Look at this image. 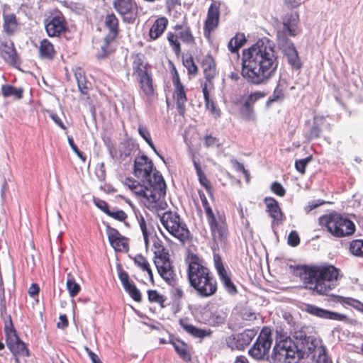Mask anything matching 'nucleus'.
<instances>
[{"label":"nucleus","mask_w":363,"mask_h":363,"mask_svg":"<svg viewBox=\"0 0 363 363\" xmlns=\"http://www.w3.org/2000/svg\"><path fill=\"white\" fill-rule=\"evenodd\" d=\"M67 140H68V143H69V146L71 147V148L72 149V150L75 152V154L83 161V162H85L86 161V156L84 155V154L81 152L79 148L77 147V146L76 145V144L74 143V140H73V138L72 136H68L67 137Z\"/></svg>","instance_id":"0e129e2a"},{"label":"nucleus","mask_w":363,"mask_h":363,"mask_svg":"<svg viewBox=\"0 0 363 363\" xmlns=\"http://www.w3.org/2000/svg\"><path fill=\"white\" fill-rule=\"evenodd\" d=\"M107 216L111 217L112 218L123 222L128 218V215L123 210H116V211H109Z\"/></svg>","instance_id":"13d9d810"},{"label":"nucleus","mask_w":363,"mask_h":363,"mask_svg":"<svg viewBox=\"0 0 363 363\" xmlns=\"http://www.w3.org/2000/svg\"><path fill=\"white\" fill-rule=\"evenodd\" d=\"M319 224L336 238L350 236L355 232V225L347 217L333 212L323 215L319 218Z\"/></svg>","instance_id":"423d86ee"},{"label":"nucleus","mask_w":363,"mask_h":363,"mask_svg":"<svg viewBox=\"0 0 363 363\" xmlns=\"http://www.w3.org/2000/svg\"><path fill=\"white\" fill-rule=\"evenodd\" d=\"M316 363H333L332 360L326 354L325 347H321L318 349V354L316 359Z\"/></svg>","instance_id":"052dcab7"},{"label":"nucleus","mask_w":363,"mask_h":363,"mask_svg":"<svg viewBox=\"0 0 363 363\" xmlns=\"http://www.w3.org/2000/svg\"><path fill=\"white\" fill-rule=\"evenodd\" d=\"M287 243L291 247H296L300 244V237L296 230H292L288 235Z\"/></svg>","instance_id":"680f3d73"},{"label":"nucleus","mask_w":363,"mask_h":363,"mask_svg":"<svg viewBox=\"0 0 363 363\" xmlns=\"http://www.w3.org/2000/svg\"><path fill=\"white\" fill-rule=\"evenodd\" d=\"M94 203L101 211H103L106 215L108 213L110 209L108 203L104 200L100 199H94Z\"/></svg>","instance_id":"338daca9"},{"label":"nucleus","mask_w":363,"mask_h":363,"mask_svg":"<svg viewBox=\"0 0 363 363\" xmlns=\"http://www.w3.org/2000/svg\"><path fill=\"white\" fill-rule=\"evenodd\" d=\"M4 329L7 347L14 356L16 362L19 363V358L28 357L30 352L26 344L18 337L11 315H9V321L5 322Z\"/></svg>","instance_id":"6e6552de"},{"label":"nucleus","mask_w":363,"mask_h":363,"mask_svg":"<svg viewBox=\"0 0 363 363\" xmlns=\"http://www.w3.org/2000/svg\"><path fill=\"white\" fill-rule=\"evenodd\" d=\"M239 112L241 117L245 121H250L255 119L254 107H251L250 106H247L245 104H243L242 106L240 108Z\"/></svg>","instance_id":"3c124183"},{"label":"nucleus","mask_w":363,"mask_h":363,"mask_svg":"<svg viewBox=\"0 0 363 363\" xmlns=\"http://www.w3.org/2000/svg\"><path fill=\"white\" fill-rule=\"evenodd\" d=\"M278 63V57L271 41L260 39L242 50L241 75L250 84H265L274 76Z\"/></svg>","instance_id":"f257e3e1"},{"label":"nucleus","mask_w":363,"mask_h":363,"mask_svg":"<svg viewBox=\"0 0 363 363\" xmlns=\"http://www.w3.org/2000/svg\"><path fill=\"white\" fill-rule=\"evenodd\" d=\"M133 76L135 79L152 73L150 65L145 61L143 54L138 52L131 55Z\"/></svg>","instance_id":"393cba45"},{"label":"nucleus","mask_w":363,"mask_h":363,"mask_svg":"<svg viewBox=\"0 0 363 363\" xmlns=\"http://www.w3.org/2000/svg\"><path fill=\"white\" fill-rule=\"evenodd\" d=\"M147 300L151 304H157L161 308H164L167 306L166 301L167 297L163 294L160 293L156 289H148L147 291Z\"/></svg>","instance_id":"a19ab883"},{"label":"nucleus","mask_w":363,"mask_h":363,"mask_svg":"<svg viewBox=\"0 0 363 363\" xmlns=\"http://www.w3.org/2000/svg\"><path fill=\"white\" fill-rule=\"evenodd\" d=\"M264 202L266 205V211L273 219V222H277L278 224L281 223L284 216L278 201L274 198L269 196L264 198Z\"/></svg>","instance_id":"c756f323"},{"label":"nucleus","mask_w":363,"mask_h":363,"mask_svg":"<svg viewBox=\"0 0 363 363\" xmlns=\"http://www.w3.org/2000/svg\"><path fill=\"white\" fill-rule=\"evenodd\" d=\"M145 182V186L139 182L132 192L145 199L149 208H156L164 199L166 195L167 185L164 179L159 172H155L153 179Z\"/></svg>","instance_id":"20e7f679"},{"label":"nucleus","mask_w":363,"mask_h":363,"mask_svg":"<svg viewBox=\"0 0 363 363\" xmlns=\"http://www.w3.org/2000/svg\"><path fill=\"white\" fill-rule=\"evenodd\" d=\"M136 81L138 83V86L142 93L148 101H150L154 97L157 96L152 72L137 79Z\"/></svg>","instance_id":"c85d7f7f"},{"label":"nucleus","mask_w":363,"mask_h":363,"mask_svg":"<svg viewBox=\"0 0 363 363\" xmlns=\"http://www.w3.org/2000/svg\"><path fill=\"white\" fill-rule=\"evenodd\" d=\"M169 21L165 16L157 18L149 30V37L155 40L162 36L167 28Z\"/></svg>","instance_id":"72a5a7b5"},{"label":"nucleus","mask_w":363,"mask_h":363,"mask_svg":"<svg viewBox=\"0 0 363 363\" xmlns=\"http://www.w3.org/2000/svg\"><path fill=\"white\" fill-rule=\"evenodd\" d=\"M231 163L233 166V167L238 172H241L245 177V179L247 182H249L250 181V173L248 172V170H247L244 165L239 162L238 160H231Z\"/></svg>","instance_id":"e2e57ef3"},{"label":"nucleus","mask_w":363,"mask_h":363,"mask_svg":"<svg viewBox=\"0 0 363 363\" xmlns=\"http://www.w3.org/2000/svg\"><path fill=\"white\" fill-rule=\"evenodd\" d=\"M152 251L154 254L153 260L169 256V250L164 246L163 242L157 237L153 238Z\"/></svg>","instance_id":"c03bdc74"},{"label":"nucleus","mask_w":363,"mask_h":363,"mask_svg":"<svg viewBox=\"0 0 363 363\" xmlns=\"http://www.w3.org/2000/svg\"><path fill=\"white\" fill-rule=\"evenodd\" d=\"M160 277L169 285L177 281V273L170 255L153 260Z\"/></svg>","instance_id":"f3484780"},{"label":"nucleus","mask_w":363,"mask_h":363,"mask_svg":"<svg viewBox=\"0 0 363 363\" xmlns=\"http://www.w3.org/2000/svg\"><path fill=\"white\" fill-rule=\"evenodd\" d=\"M158 172L154 166V163L145 155H138L134 160L133 174L143 182L150 181L153 179V174Z\"/></svg>","instance_id":"dca6fc26"},{"label":"nucleus","mask_w":363,"mask_h":363,"mask_svg":"<svg viewBox=\"0 0 363 363\" xmlns=\"http://www.w3.org/2000/svg\"><path fill=\"white\" fill-rule=\"evenodd\" d=\"M0 53L9 65L17 67L21 64L20 57L12 40L0 38Z\"/></svg>","instance_id":"4be33fe9"},{"label":"nucleus","mask_w":363,"mask_h":363,"mask_svg":"<svg viewBox=\"0 0 363 363\" xmlns=\"http://www.w3.org/2000/svg\"><path fill=\"white\" fill-rule=\"evenodd\" d=\"M167 40L177 57L182 54V44L187 46L196 45V38L186 16L181 23L172 27V30L167 33Z\"/></svg>","instance_id":"39448f33"},{"label":"nucleus","mask_w":363,"mask_h":363,"mask_svg":"<svg viewBox=\"0 0 363 363\" xmlns=\"http://www.w3.org/2000/svg\"><path fill=\"white\" fill-rule=\"evenodd\" d=\"M306 312L320 318L333 320L337 321H347V316L345 314L330 311L315 305L307 304L305 308Z\"/></svg>","instance_id":"a878e982"},{"label":"nucleus","mask_w":363,"mask_h":363,"mask_svg":"<svg viewBox=\"0 0 363 363\" xmlns=\"http://www.w3.org/2000/svg\"><path fill=\"white\" fill-rule=\"evenodd\" d=\"M208 311L209 315H208L207 321L209 325L212 326H218L226 320L228 317L227 310L220 307V306L212 304L208 306Z\"/></svg>","instance_id":"cd10ccee"},{"label":"nucleus","mask_w":363,"mask_h":363,"mask_svg":"<svg viewBox=\"0 0 363 363\" xmlns=\"http://www.w3.org/2000/svg\"><path fill=\"white\" fill-rule=\"evenodd\" d=\"M202 92L204 97L206 108L215 118H219L220 116V110L216 106L215 102L210 99L208 85L206 83L202 86Z\"/></svg>","instance_id":"79ce46f5"},{"label":"nucleus","mask_w":363,"mask_h":363,"mask_svg":"<svg viewBox=\"0 0 363 363\" xmlns=\"http://www.w3.org/2000/svg\"><path fill=\"white\" fill-rule=\"evenodd\" d=\"M284 29L282 32L277 33V38L279 43L285 41L284 35H289L295 37L298 35V24L299 16L298 12L287 13L282 18Z\"/></svg>","instance_id":"aec40b11"},{"label":"nucleus","mask_w":363,"mask_h":363,"mask_svg":"<svg viewBox=\"0 0 363 363\" xmlns=\"http://www.w3.org/2000/svg\"><path fill=\"white\" fill-rule=\"evenodd\" d=\"M287 84L285 81H279L271 96L266 102V106L269 107L274 102H282L286 97Z\"/></svg>","instance_id":"e433bc0d"},{"label":"nucleus","mask_w":363,"mask_h":363,"mask_svg":"<svg viewBox=\"0 0 363 363\" xmlns=\"http://www.w3.org/2000/svg\"><path fill=\"white\" fill-rule=\"evenodd\" d=\"M103 22L108 33L104 38V45L101 47V52L97 55L98 59H104L113 52L110 44L118 38L120 33L119 20L113 12H109L103 16Z\"/></svg>","instance_id":"1a4fd4ad"},{"label":"nucleus","mask_w":363,"mask_h":363,"mask_svg":"<svg viewBox=\"0 0 363 363\" xmlns=\"http://www.w3.org/2000/svg\"><path fill=\"white\" fill-rule=\"evenodd\" d=\"M199 195L200 199L201 201L202 206L205 210L206 217L208 218V217L214 215L213 210H212L211 207L210 206V204H209L204 193L202 191L199 190Z\"/></svg>","instance_id":"4d7b16f0"},{"label":"nucleus","mask_w":363,"mask_h":363,"mask_svg":"<svg viewBox=\"0 0 363 363\" xmlns=\"http://www.w3.org/2000/svg\"><path fill=\"white\" fill-rule=\"evenodd\" d=\"M312 160V156L310 155L304 159L297 160L295 161V168L301 174L306 172V168L308 164Z\"/></svg>","instance_id":"5fc2aeb1"},{"label":"nucleus","mask_w":363,"mask_h":363,"mask_svg":"<svg viewBox=\"0 0 363 363\" xmlns=\"http://www.w3.org/2000/svg\"><path fill=\"white\" fill-rule=\"evenodd\" d=\"M271 191L276 195L283 197L286 194V189L284 186L278 182H274L271 184Z\"/></svg>","instance_id":"bf43d9fd"},{"label":"nucleus","mask_w":363,"mask_h":363,"mask_svg":"<svg viewBox=\"0 0 363 363\" xmlns=\"http://www.w3.org/2000/svg\"><path fill=\"white\" fill-rule=\"evenodd\" d=\"M171 344L183 361L185 362L191 361V347L189 345L179 339L172 340Z\"/></svg>","instance_id":"f704fd0d"},{"label":"nucleus","mask_w":363,"mask_h":363,"mask_svg":"<svg viewBox=\"0 0 363 363\" xmlns=\"http://www.w3.org/2000/svg\"><path fill=\"white\" fill-rule=\"evenodd\" d=\"M183 65L187 69V73L191 76H196L199 73V68L194 61V58L191 55H189L182 61Z\"/></svg>","instance_id":"8fccbe9b"},{"label":"nucleus","mask_w":363,"mask_h":363,"mask_svg":"<svg viewBox=\"0 0 363 363\" xmlns=\"http://www.w3.org/2000/svg\"><path fill=\"white\" fill-rule=\"evenodd\" d=\"M113 7L125 23L133 24L139 16L135 0H113Z\"/></svg>","instance_id":"2eb2a0df"},{"label":"nucleus","mask_w":363,"mask_h":363,"mask_svg":"<svg viewBox=\"0 0 363 363\" xmlns=\"http://www.w3.org/2000/svg\"><path fill=\"white\" fill-rule=\"evenodd\" d=\"M272 332L269 327L264 326L256 341L249 350V354L257 360L263 359L269 352L272 344Z\"/></svg>","instance_id":"9b49d317"},{"label":"nucleus","mask_w":363,"mask_h":363,"mask_svg":"<svg viewBox=\"0 0 363 363\" xmlns=\"http://www.w3.org/2000/svg\"><path fill=\"white\" fill-rule=\"evenodd\" d=\"M181 327L189 334L194 337L203 338L207 336H211L212 331L211 330H203L193 325L184 323L183 320H180Z\"/></svg>","instance_id":"58836bf2"},{"label":"nucleus","mask_w":363,"mask_h":363,"mask_svg":"<svg viewBox=\"0 0 363 363\" xmlns=\"http://www.w3.org/2000/svg\"><path fill=\"white\" fill-rule=\"evenodd\" d=\"M139 225H140V230L142 231V233H143V240H144V242H145V247L146 249L148 248L149 247V232H148V230H147V223L144 219L143 217H141L139 220Z\"/></svg>","instance_id":"6e6d98bb"},{"label":"nucleus","mask_w":363,"mask_h":363,"mask_svg":"<svg viewBox=\"0 0 363 363\" xmlns=\"http://www.w3.org/2000/svg\"><path fill=\"white\" fill-rule=\"evenodd\" d=\"M247 39L244 33H237L232 38L228 44V50L232 53L238 52L239 50L246 43Z\"/></svg>","instance_id":"37998d69"},{"label":"nucleus","mask_w":363,"mask_h":363,"mask_svg":"<svg viewBox=\"0 0 363 363\" xmlns=\"http://www.w3.org/2000/svg\"><path fill=\"white\" fill-rule=\"evenodd\" d=\"M134 264L139 267L141 270L143 272H146L148 274L149 279L150 282L153 284H154V278H153V272L151 269L150 264L147 260V259L139 254L136 255L133 258Z\"/></svg>","instance_id":"ea45409f"},{"label":"nucleus","mask_w":363,"mask_h":363,"mask_svg":"<svg viewBox=\"0 0 363 363\" xmlns=\"http://www.w3.org/2000/svg\"><path fill=\"white\" fill-rule=\"evenodd\" d=\"M3 32L9 37L14 35L20 28V21L16 14L11 12L9 7L4 8L2 12Z\"/></svg>","instance_id":"b1692460"},{"label":"nucleus","mask_w":363,"mask_h":363,"mask_svg":"<svg viewBox=\"0 0 363 363\" xmlns=\"http://www.w3.org/2000/svg\"><path fill=\"white\" fill-rule=\"evenodd\" d=\"M171 73L172 75V83L174 86L173 98L176 101L177 111L182 116H184L186 113V104L187 96L185 86L182 84L178 71L174 64L169 61Z\"/></svg>","instance_id":"4468645a"},{"label":"nucleus","mask_w":363,"mask_h":363,"mask_svg":"<svg viewBox=\"0 0 363 363\" xmlns=\"http://www.w3.org/2000/svg\"><path fill=\"white\" fill-rule=\"evenodd\" d=\"M57 55L54 45L47 38L40 40L38 47V56L43 60L52 61Z\"/></svg>","instance_id":"2f4dec72"},{"label":"nucleus","mask_w":363,"mask_h":363,"mask_svg":"<svg viewBox=\"0 0 363 363\" xmlns=\"http://www.w3.org/2000/svg\"><path fill=\"white\" fill-rule=\"evenodd\" d=\"M190 157L194 164V167L198 176L199 183L206 189L208 193L211 194L212 187L211 182L206 176L205 172L202 170L201 163L196 159V153L191 151L190 153Z\"/></svg>","instance_id":"473e14b6"},{"label":"nucleus","mask_w":363,"mask_h":363,"mask_svg":"<svg viewBox=\"0 0 363 363\" xmlns=\"http://www.w3.org/2000/svg\"><path fill=\"white\" fill-rule=\"evenodd\" d=\"M298 347L291 338H285L277 341L273 348L272 358L279 362L291 363L298 354Z\"/></svg>","instance_id":"f8f14e48"},{"label":"nucleus","mask_w":363,"mask_h":363,"mask_svg":"<svg viewBox=\"0 0 363 363\" xmlns=\"http://www.w3.org/2000/svg\"><path fill=\"white\" fill-rule=\"evenodd\" d=\"M44 26L50 38H60L69 31L67 19L59 10H53L49 13L44 20Z\"/></svg>","instance_id":"9d476101"},{"label":"nucleus","mask_w":363,"mask_h":363,"mask_svg":"<svg viewBox=\"0 0 363 363\" xmlns=\"http://www.w3.org/2000/svg\"><path fill=\"white\" fill-rule=\"evenodd\" d=\"M332 297L335 302L340 303L342 304H346L350 306L353 305V302L354 300V298L351 297H344L338 295H333Z\"/></svg>","instance_id":"69168bd1"},{"label":"nucleus","mask_w":363,"mask_h":363,"mask_svg":"<svg viewBox=\"0 0 363 363\" xmlns=\"http://www.w3.org/2000/svg\"><path fill=\"white\" fill-rule=\"evenodd\" d=\"M220 7V3L219 1H213L208 9L206 19L203 26V34L207 38H211L212 32L219 25Z\"/></svg>","instance_id":"6ab92c4d"},{"label":"nucleus","mask_w":363,"mask_h":363,"mask_svg":"<svg viewBox=\"0 0 363 363\" xmlns=\"http://www.w3.org/2000/svg\"><path fill=\"white\" fill-rule=\"evenodd\" d=\"M74 76L77 82L79 90L81 94L89 96L91 84L89 81H87L85 72L83 69L81 67H77L74 70Z\"/></svg>","instance_id":"4c0bfd02"},{"label":"nucleus","mask_w":363,"mask_h":363,"mask_svg":"<svg viewBox=\"0 0 363 363\" xmlns=\"http://www.w3.org/2000/svg\"><path fill=\"white\" fill-rule=\"evenodd\" d=\"M257 333L254 329H246L242 333L228 337L226 344L232 350H243L250 344Z\"/></svg>","instance_id":"a211bd4d"},{"label":"nucleus","mask_w":363,"mask_h":363,"mask_svg":"<svg viewBox=\"0 0 363 363\" xmlns=\"http://www.w3.org/2000/svg\"><path fill=\"white\" fill-rule=\"evenodd\" d=\"M323 126H325L328 130L331 128L329 123H325V118L324 116H314L313 125L308 132V139L314 140L319 138Z\"/></svg>","instance_id":"c9c22d12"},{"label":"nucleus","mask_w":363,"mask_h":363,"mask_svg":"<svg viewBox=\"0 0 363 363\" xmlns=\"http://www.w3.org/2000/svg\"><path fill=\"white\" fill-rule=\"evenodd\" d=\"M118 278L130 297L137 303H141L143 301L142 294L136 285L130 280L129 274L119 264L117 266Z\"/></svg>","instance_id":"5701e85b"},{"label":"nucleus","mask_w":363,"mask_h":363,"mask_svg":"<svg viewBox=\"0 0 363 363\" xmlns=\"http://www.w3.org/2000/svg\"><path fill=\"white\" fill-rule=\"evenodd\" d=\"M66 286L69 292V295L72 298L77 296L81 291L80 285L76 282L72 273L67 274Z\"/></svg>","instance_id":"49530a36"},{"label":"nucleus","mask_w":363,"mask_h":363,"mask_svg":"<svg viewBox=\"0 0 363 363\" xmlns=\"http://www.w3.org/2000/svg\"><path fill=\"white\" fill-rule=\"evenodd\" d=\"M138 133L145 140V142L148 144V145L152 148V150L164 162V157L160 156L157 152L156 147L152 140L151 135L148 129L140 125L138 127Z\"/></svg>","instance_id":"09e8293b"},{"label":"nucleus","mask_w":363,"mask_h":363,"mask_svg":"<svg viewBox=\"0 0 363 363\" xmlns=\"http://www.w3.org/2000/svg\"><path fill=\"white\" fill-rule=\"evenodd\" d=\"M160 221L168 233L182 242L189 240L190 232L187 225L177 212H164L160 217Z\"/></svg>","instance_id":"0eeeda50"},{"label":"nucleus","mask_w":363,"mask_h":363,"mask_svg":"<svg viewBox=\"0 0 363 363\" xmlns=\"http://www.w3.org/2000/svg\"><path fill=\"white\" fill-rule=\"evenodd\" d=\"M107 236L111 247L118 252H128L129 250L128 239L123 237L116 229L107 227Z\"/></svg>","instance_id":"bb28decb"},{"label":"nucleus","mask_w":363,"mask_h":363,"mask_svg":"<svg viewBox=\"0 0 363 363\" xmlns=\"http://www.w3.org/2000/svg\"><path fill=\"white\" fill-rule=\"evenodd\" d=\"M207 220L214 243L216 245L217 247L224 246L226 243L228 235L225 216L224 215L216 216L214 214L207 218Z\"/></svg>","instance_id":"ddd939ff"},{"label":"nucleus","mask_w":363,"mask_h":363,"mask_svg":"<svg viewBox=\"0 0 363 363\" xmlns=\"http://www.w3.org/2000/svg\"><path fill=\"white\" fill-rule=\"evenodd\" d=\"M214 264L219 279L225 291L230 295L238 294V289L231 279L230 273L225 269L219 256L214 257Z\"/></svg>","instance_id":"412c9836"},{"label":"nucleus","mask_w":363,"mask_h":363,"mask_svg":"<svg viewBox=\"0 0 363 363\" xmlns=\"http://www.w3.org/2000/svg\"><path fill=\"white\" fill-rule=\"evenodd\" d=\"M201 66L203 69L205 79L211 83L212 79L218 74L216 61L211 54H208L203 57L201 62Z\"/></svg>","instance_id":"7c9ffc66"},{"label":"nucleus","mask_w":363,"mask_h":363,"mask_svg":"<svg viewBox=\"0 0 363 363\" xmlns=\"http://www.w3.org/2000/svg\"><path fill=\"white\" fill-rule=\"evenodd\" d=\"M139 182H140L130 177H127L123 181V184L125 186H127L131 191L134 189V188L136 186V185H138Z\"/></svg>","instance_id":"774afa93"},{"label":"nucleus","mask_w":363,"mask_h":363,"mask_svg":"<svg viewBox=\"0 0 363 363\" xmlns=\"http://www.w3.org/2000/svg\"><path fill=\"white\" fill-rule=\"evenodd\" d=\"M350 251L356 256L363 257V240H352L350 245Z\"/></svg>","instance_id":"603ef678"},{"label":"nucleus","mask_w":363,"mask_h":363,"mask_svg":"<svg viewBox=\"0 0 363 363\" xmlns=\"http://www.w3.org/2000/svg\"><path fill=\"white\" fill-rule=\"evenodd\" d=\"M286 57L289 64L295 69H299L301 67V62L299 59L298 52L293 43L289 47L286 51Z\"/></svg>","instance_id":"a18cd8bd"},{"label":"nucleus","mask_w":363,"mask_h":363,"mask_svg":"<svg viewBox=\"0 0 363 363\" xmlns=\"http://www.w3.org/2000/svg\"><path fill=\"white\" fill-rule=\"evenodd\" d=\"M187 277L190 286L199 296L208 298L217 293L218 282L214 274L196 254L188 257Z\"/></svg>","instance_id":"f03ea898"},{"label":"nucleus","mask_w":363,"mask_h":363,"mask_svg":"<svg viewBox=\"0 0 363 363\" xmlns=\"http://www.w3.org/2000/svg\"><path fill=\"white\" fill-rule=\"evenodd\" d=\"M265 96L266 94L260 91L252 92L247 96L244 104H247V106L254 107L255 104Z\"/></svg>","instance_id":"864d4df0"},{"label":"nucleus","mask_w":363,"mask_h":363,"mask_svg":"<svg viewBox=\"0 0 363 363\" xmlns=\"http://www.w3.org/2000/svg\"><path fill=\"white\" fill-rule=\"evenodd\" d=\"M1 92L4 97L13 96L16 99H21L23 97V90L21 88L16 89L10 84H5L1 86Z\"/></svg>","instance_id":"de8ad7c7"},{"label":"nucleus","mask_w":363,"mask_h":363,"mask_svg":"<svg viewBox=\"0 0 363 363\" xmlns=\"http://www.w3.org/2000/svg\"><path fill=\"white\" fill-rule=\"evenodd\" d=\"M340 270L333 265L310 266L304 270L305 287L319 295H325L338 285Z\"/></svg>","instance_id":"7ed1b4c3"}]
</instances>
